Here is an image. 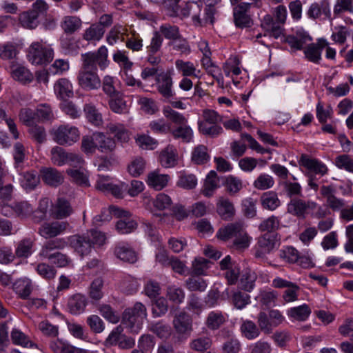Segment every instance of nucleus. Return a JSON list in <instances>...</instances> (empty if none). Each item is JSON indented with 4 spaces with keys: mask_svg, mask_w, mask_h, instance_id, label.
Returning <instances> with one entry per match:
<instances>
[{
    "mask_svg": "<svg viewBox=\"0 0 353 353\" xmlns=\"http://www.w3.org/2000/svg\"><path fill=\"white\" fill-rule=\"evenodd\" d=\"M43 180L48 185L57 186L63 183V174L56 169L49 168L42 170Z\"/></svg>",
    "mask_w": 353,
    "mask_h": 353,
    "instance_id": "obj_30",
    "label": "nucleus"
},
{
    "mask_svg": "<svg viewBox=\"0 0 353 353\" xmlns=\"http://www.w3.org/2000/svg\"><path fill=\"white\" fill-rule=\"evenodd\" d=\"M203 3L201 2H189L181 11V17H188L191 15L192 20L198 24L202 25L203 23L210 22V20H203V12L201 13Z\"/></svg>",
    "mask_w": 353,
    "mask_h": 353,
    "instance_id": "obj_14",
    "label": "nucleus"
},
{
    "mask_svg": "<svg viewBox=\"0 0 353 353\" xmlns=\"http://www.w3.org/2000/svg\"><path fill=\"white\" fill-rule=\"evenodd\" d=\"M212 341L209 336H199L190 343V348L196 352H203L210 348Z\"/></svg>",
    "mask_w": 353,
    "mask_h": 353,
    "instance_id": "obj_48",
    "label": "nucleus"
},
{
    "mask_svg": "<svg viewBox=\"0 0 353 353\" xmlns=\"http://www.w3.org/2000/svg\"><path fill=\"white\" fill-rule=\"evenodd\" d=\"M281 227L280 219L274 215H272L261 222L259 225V230L265 233L275 234Z\"/></svg>",
    "mask_w": 353,
    "mask_h": 353,
    "instance_id": "obj_34",
    "label": "nucleus"
},
{
    "mask_svg": "<svg viewBox=\"0 0 353 353\" xmlns=\"http://www.w3.org/2000/svg\"><path fill=\"white\" fill-rule=\"evenodd\" d=\"M82 25L81 19L76 16H65L61 22V28L67 34H74Z\"/></svg>",
    "mask_w": 353,
    "mask_h": 353,
    "instance_id": "obj_27",
    "label": "nucleus"
},
{
    "mask_svg": "<svg viewBox=\"0 0 353 353\" xmlns=\"http://www.w3.org/2000/svg\"><path fill=\"white\" fill-rule=\"evenodd\" d=\"M312 40L311 37L305 32H296V35H290L286 37L285 41L295 50H301L303 46Z\"/></svg>",
    "mask_w": 353,
    "mask_h": 353,
    "instance_id": "obj_36",
    "label": "nucleus"
},
{
    "mask_svg": "<svg viewBox=\"0 0 353 353\" xmlns=\"http://www.w3.org/2000/svg\"><path fill=\"white\" fill-rule=\"evenodd\" d=\"M216 210L218 214L223 219H229L235 212L233 203L227 198L220 197L217 202Z\"/></svg>",
    "mask_w": 353,
    "mask_h": 353,
    "instance_id": "obj_29",
    "label": "nucleus"
},
{
    "mask_svg": "<svg viewBox=\"0 0 353 353\" xmlns=\"http://www.w3.org/2000/svg\"><path fill=\"white\" fill-rule=\"evenodd\" d=\"M260 202L263 208L270 211L275 210L281 205V201L277 194L273 191L262 194L260 197Z\"/></svg>",
    "mask_w": 353,
    "mask_h": 353,
    "instance_id": "obj_28",
    "label": "nucleus"
},
{
    "mask_svg": "<svg viewBox=\"0 0 353 353\" xmlns=\"http://www.w3.org/2000/svg\"><path fill=\"white\" fill-rule=\"evenodd\" d=\"M53 50L39 42H33L28 48V59L34 65L47 64L53 59Z\"/></svg>",
    "mask_w": 353,
    "mask_h": 353,
    "instance_id": "obj_5",
    "label": "nucleus"
},
{
    "mask_svg": "<svg viewBox=\"0 0 353 353\" xmlns=\"http://www.w3.org/2000/svg\"><path fill=\"white\" fill-rule=\"evenodd\" d=\"M316 203L310 201L301 199H292L288 204V212L299 218H305V215L316 208Z\"/></svg>",
    "mask_w": 353,
    "mask_h": 353,
    "instance_id": "obj_9",
    "label": "nucleus"
},
{
    "mask_svg": "<svg viewBox=\"0 0 353 353\" xmlns=\"http://www.w3.org/2000/svg\"><path fill=\"white\" fill-rule=\"evenodd\" d=\"M82 65L77 75L79 85L85 91L98 90L101 81L97 73V65L104 70L108 65V49L101 46L97 52H87L81 54Z\"/></svg>",
    "mask_w": 353,
    "mask_h": 353,
    "instance_id": "obj_1",
    "label": "nucleus"
},
{
    "mask_svg": "<svg viewBox=\"0 0 353 353\" xmlns=\"http://www.w3.org/2000/svg\"><path fill=\"white\" fill-rule=\"evenodd\" d=\"M28 133L31 139L38 143H43L46 141V133L43 126L32 125L30 126Z\"/></svg>",
    "mask_w": 353,
    "mask_h": 353,
    "instance_id": "obj_62",
    "label": "nucleus"
},
{
    "mask_svg": "<svg viewBox=\"0 0 353 353\" xmlns=\"http://www.w3.org/2000/svg\"><path fill=\"white\" fill-rule=\"evenodd\" d=\"M149 330L162 339H168L172 334L171 327L161 321L150 324Z\"/></svg>",
    "mask_w": 353,
    "mask_h": 353,
    "instance_id": "obj_44",
    "label": "nucleus"
},
{
    "mask_svg": "<svg viewBox=\"0 0 353 353\" xmlns=\"http://www.w3.org/2000/svg\"><path fill=\"white\" fill-rule=\"evenodd\" d=\"M257 276L256 273L250 270H246L241 279V287L245 291L250 292L254 287V283Z\"/></svg>",
    "mask_w": 353,
    "mask_h": 353,
    "instance_id": "obj_56",
    "label": "nucleus"
},
{
    "mask_svg": "<svg viewBox=\"0 0 353 353\" xmlns=\"http://www.w3.org/2000/svg\"><path fill=\"white\" fill-rule=\"evenodd\" d=\"M70 246L79 254L84 256L90 253L92 246L89 234H75L68 238Z\"/></svg>",
    "mask_w": 353,
    "mask_h": 353,
    "instance_id": "obj_7",
    "label": "nucleus"
},
{
    "mask_svg": "<svg viewBox=\"0 0 353 353\" xmlns=\"http://www.w3.org/2000/svg\"><path fill=\"white\" fill-rule=\"evenodd\" d=\"M52 139L60 145H71L80 138L79 129L69 124L60 125L50 132Z\"/></svg>",
    "mask_w": 353,
    "mask_h": 353,
    "instance_id": "obj_4",
    "label": "nucleus"
},
{
    "mask_svg": "<svg viewBox=\"0 0 353 353\" xmlns=\"http://www.w3.org/2000/svg\"><path fill=\"white\" fill-rule=\"evenodd\" d=\"M311 313V310L307 305L303 304L299 307L291 308L288 311V315L297 321H305Z\"/></svg>",
    "mask_w": 353,
    "mask_h": 353,
    "instance_id": "obj_52",
    "label": "nucleus"
},
{
    "mask_svg": "<svg viewBox=\"0 0 353 353\" xmlns=\"http://www.w3.org/2000/svg\"><path fill=\"white\" fill-rule=\"evenodd\" d=\"M177 186L185 190H192L197 185V178L193 174H181L176 182Z\"/></svg>",
    "mask_w": 353,
    "mask_h": 353,
    "instance_id": "obj_51",
    "label": "nucleus"
},
{
    "mask_svg": "<svg viewBox=\"0 0 353 353\" xmlns=\"http://www.w3.org/2000/svg\"><path fill=\"white\" fill-rule=\"evenodd\" d=\"M241 332L243 337L248 340H252L260 335V330L257 325L250 320L243 321L240 327Z\"/></svg>",
    "mask_w": 353,
    "mask_h": 353,
    "instance_id": "obj_35",
    "label": "nucleus"
},
{
    "mask_svg": "<svg viewBox=\"0 0 353 353\" xmlns=\"http://www.w3.org/2000/svg\"><path fill=\"white\" fill-rule=\"evenodd\" d=\"M94 141L97 149L102 152H112L116 148V142L114 139L106 137L102 132L94 133Z\"/></svg>",
    "mask_w": 353,
    "mask_h": 353,
    "instance_id": "obj_21",
    "label": "nucleus"
},
{
    "mask_svg": "<svg viewBox=\"0 0 353 353\" xmlns=\"http://www.w3.org/2000/svg\"><path fill=\"white\" fill-rule=\"evenodd\" d=\"M55 93L61 99L70 98L73 96L72 85L65 78L60 79L54 84Z\"/></svg>",
    "mask_w": 353,
    "mask_h": 353,
    "instance_id": "obj_33",
    "label": "nucleus"
},
{
    "mask_svg": "<svg viewBox=\"0 0 353 353\" xmlns=\"http://www.w3.org/2000/svg\"><path fill=\"white\" fill-rule=\"evenodd\" d=\"M73 212V209L68 201L63 198L57 199L54 205L52 215L58 219H62L71 215Z\"/></svg>",
    "mask_w": 353,
    "mask_h": 353,
    "instance_id": "obj_23",
    "label": "nucleus"
},
{
    "mask_svg": "<svg viewBox=\"0 0 353 353\" xmlns=\"http://www.w3.org/2000/svg\"><path fill=\"white\" fill-rule=\"evenodd\" d=\"M96 188L105 193H110L117 198L123 196L122 188L114 184L108 176H99L96 183Z\"/></svg>",
    "mask_w": 353,
    "mask_h": 353,
    "instance_id": "obj_13",
    "label": "nucleus"
},
{
    "mask_svg": "<svg viewBox=\"0 0 353 353\" xmlns=\"http://www.w3.org/2000/svg\"><path fill=\"white\" fill-rule=\"evenodd\" d=\"M111 211L119 218L117 222L116 229L119 233L126 234L134 231L137 228V223L130 217V213L116 207H110Z\"/></svg>",
    "mask_w": 353,
    "mask_h": 353,
    "instance_id": "obj_6",
    "label": "nucleus"
},
{
    "mask_svg": "<svg viewBox=\"0 0 353 353\" xmlns=\"http://www.w3.org/2000/svg\"><path fill=\"white\" fill-rule=\"evenodd\" d=\"M170 133L174 139H181L185 143L190 142L193 137L192 128L185 123L174 130L171 129Z\"/></svg>",
    "mask_w": 353,
    "mask_h": 353,
    "instance_id": "obj_40",
    "label": "nucleus"
},
{
    "mask_svg": "<svg viewBox=\"0 0 353 353\" xmlns=\"http://www.w3.org/2000/svg\"><path fill=\"white\" fill-rule=\"evenodd\" d=\"M307 16L312 19H316L319 18L322 14H323L326 18H330V5L327 1L321 2V4L318 3H312L307 12Z\"/></svg>",
    "mask_w": 353,
    "mask_h": 353,
    "instance_id": "obj_26",
    "label": "nucleus"
},
{
    "mask_svg": "<svg viewBox=\"0 0 353 353\" xmlns=\"http://www.w3.org/2000/svg\"><path fill=\"white\" fill-rule=\"evenodd\" d=\"M67 242L63 238L53 239L43 243L39 252V256L47 259L49 261L53 260L55 250L63 249L66 246Z\"/></svg>",
    "mask_w": 353,
    "mask_h": 353,
    "instance_id": "obj_15",
    "label": "nucleus"
},
{
    "mask_svg": "<svg viewBox=\"0 0 353 353\" xmlns=\"http://www.w3.org/2000/svg\"><path fill=\"white\" fill-rule=\"evenodd\" d=\"M116 256L120 260L129 263H134L137 261V254L128 243H119L114 249Z\"/></svg>",
    "mask_w": 353,
    "mask_h": 353,
    "instance_id": "obj_18",
    "label": "nucleus"
},
{
    "mask_svg": "<svg viewBox=\"0 0 353 353\" xmlns=\"http://www.w3.org/2000/svg\"><path fill=\"white\" fill-rule=\"evenodd\" d=\"M36 271L39 276L46 280H52L57 274L56 269L46 263H39L36 267Z\"/></svg>",
    "mask_w": 353,
    "mask_h": 353,
    "instance_id": "obj_58",
    "label": "nucleus"
},
{
    "mask_svg": "<svg viewBox=\"0 0 353 353\" xmlns=\"http://www.w3.org/2000/svg\"><path fill=\"white\" fill-rule=\"evenodd\" d=\"M12 77L14 80L23 84L30 83L34 79V76L30 70L22 65L13 66Z\"/></svg>",
    "mask_w": 353,
    "mask_h": 353,
    "instance_id": "obj_37",
    "label": "nucleus"
},
{
    "mask_svg": "<svg viewBox=\"0 0 353 353\" xmlns=\"http://www.w3.org/2000/svg\"><path fill=\"white\" fill-rule=\"evenodd\" d=\"M105 33L101 25L94 23L85 30L83 38L86 41H99Z\"/></svg>",
    "mask_w": 353,
    "mask_h": 353,
    "instance_id": "obj_42",
    "label": "nucleus"
},
{
    "mask_svg": "<svg viewBox=\"0 0 353 353\" xmlns=\"http://www.w3.org/2000/svg\"><path fill=\"white\" fill-rule=\"evenodd\" d=\"M11 339L12 342L16 345H21L25 347H32L33 345V343L30 339L17 329H14L12 331Z\"/></svg>",
    "mask_w": 353,
    "mask_h": 353,
    "instance_id": "obj_60",
    "label": "nucleus"
},
{
    "mask_svg": "<svg viewBox=\"0 0 353 353\" xmlns=\"http://www.w3.org/2000/svg\"><path fill=\"white\" fill-rule=\"evenodd\" d=\"M274 17L276 20H274L271 15H265L262 20L261 26L270 36L276 39L283 34V25L287 17L286 8L281 5L277 6L274 11Z\"/></svg>",
    "mask_w": 353,
    "mask_h": 353,
    "instance_id": "obj_3",
    "label": "nucleus"
},
{
    "mask_svg": "<svg viewBox=\"0 0 353 353\" xmlns=\"http://www.w3.org/2000/svg\"><path fill=\"white\" fill-rule=\"evenodd\" d=\"M176 68L181 72L182 75L185 77L188 76H195L196 68L194 64L190 61H184L183 60H176L175 61Z\"/></svg>",
    "mask_w": 353,
    "mask_h": 353,
    "instance_id": "obj_59",
    "label": "nucleus"
},
{
    "mask_svg": "<svg viewBox=\"0 0 353 353\" xmlns=\"http://www.w3.org/2000/svg\"><path fill=\"white\" fill-rule=\"evenodd\" d=\"M156 81L157 88L159 93L166 99H170L173 97L172 92V79L168 74H161L156 77Z\"/></svg>",
    "mask_w": 353,
    "mask_h": 353,
    "instance_id": "obj_19",
    "label": "nucleus"
},
{
    "mask_svg": "<svg viewBox=\"0 0 353 353\" xmlns=\"http://www.w3.org/2000/svg\"><path fill=\"white\" fill-rule=\"evenodd\" d=\"M109 106L112 111L117 114H123L127 112V105L121 94L118 93L110 97Z\"/></svg>",
    "mask_w": 353,
    "mask_h": 353,
    "instance_id": "obj_45",
    "label": "nucleus"
},
{
    "mask_svg": "<svg viewBox=\"0 0 353 353\" xmlns=\"http://www.w3.org/2000/svg\"><path fill=\"white\" fill-rule=\"evenodd\" d=\"M68 152L60 146H54L50 150L52 162L57 165H63L67 163Z\"/></svg>",
    "mask_w": 353,
    "mask_h": 353,
    "instance_id": "obj_49",
    "label": "nucleus"
},
{
    "mask_svg": "<svg viewBox=\"0 0 353 353\" xmlns=\"http://www.w3.org/2000/svg\"><path fill=\"white\" fill-rule=\"evenodd\" d=\"M62 111L71 119H76L81 117V111L72 101L65 100L61 104Z\"/></svg>",
    "mask_w": 353,
    "mask_h": 353,
    "instance_id": "obj_57",
    "label": "nucleus"
},
{
    "mask_svg": "<svg viewBox=\"0 0 353 353\" xmlns=\"http://www.w3.org/2000/svg\"><path fill=\"white\" fill-rule=\"evenodd\" d=\"M39 183V177L32 172H28L23 174L21 179L22 187L26 190H33Z\"/></svg>",
    "mask_w": 353,
    "mask_h": 353,
    "instance_id": "obj_54",
    "label": "nucleus"
},
{
    "mask_svg": "<svg viewBox=\"0 0 353 353\" xmlns=\"http://www.w3.org/2000/svg\"><path fill=\"white\" fill-rule=\"evenodd\" d=\"M243 228L244 223L241 221L228 223L219 230L216 236L219 239L225 241L230 239H234L237 235L242 232Z\"/></svg>",
    "mask_w": 353,
    "mask_h": 353,
    "instance_id": "obj_17",
    "label": "nucleus"
},
{
    "mask_svg": "<svg viewBox=\"0 0 353 353\" xmlns=\"http://www.w3.org/2000/svg\"><path fill=\"white\" fill-rule=\"evenodd\" d=\"M199 128L202 134L212 137H216L223 132V128L220 125L217 124L209 125L206 122H200L199 123Z\"/></svg>",
    "mask_w": 353,
    "mask_h": 353,
    "instance_id": "obj_63",
    "label": "nucleus"
},
{
    "mask_svg": "<svg viewBox=\"0 0 353 353\" xmlns=\"http://www.w3.org/2000/svg\"><path fill=\"white\" fill-rule=\"evenodd\" d=\"M70 225L67 221L45 222L39 228V234L45 239L54 238L63 233Z\"/></svg>",
    "mask_w": 353,
    "mask_h": 353,
    "instance_id": "obj_8",
    "label": "nucleus"
},
{
    "mask_svg": "<svg viewBox=\"0 0 353 353\" xmlns=\"http://www.w3.org/2000/svg\"><path fill=\"white\" fill-rule=\"evenodd\" d=\"M208 159V149L203 145H198L192 152V160L196 164H203Z\"/></svg>",
    "mask_w": 353,
    "mask_h": 353,
    "instance_id": "obj_61",
    "label": "nucleus"
},
{
    "mask_svg": "<svg viewBox=\"0 0 353 353\" xmlns=\"http://www.w3.org/2000/svg\"><path fill=\"white\" fill-rule=\"evenodd\" d=\"M87 305L85 297L81 294H76L70 296L68 301V308L72 314L82 313Z\"/></svg>",
    "mask_w": 353,
    "mask_h": 353,
    "instance_id": "obj_25",
    "label": "nucleus"
},
{
    "mask_svg": "<svg viewBox=\"0 0 353 353\" xmlns=\"http://www.w3.org/2000/svg\"><path fill=\"white\" fill-rule=\"evenodd\" d=\"M106 129L108 133L112 134L119 142L124 143L130 140L129 131L125 127L119 123H110L107 125Z\"/></svg>",
    "mask_w": 353,
    "mask_h": 353,
    "instance_id": "obj_22",
    "label": "nucleus"
},
{
    "mask_svg": "<svg viewBox=\"0 0 353 353\" xmlns=\"http://www.w3.org/2000/svg\"><path fill=\"white\" fill-rule=\"evenodd\" d=\"M12 288L20 298L25 299L31 293L32 282L28 279H19L14 283Z\"/></svg>",
    "mask_w": 353,
    "mask_h": 353,
    "instance_id": "obj_38",
    "label": "nucleus"
},
{
    "mask_svg": "<svg viewBox=\"0 0 353 353\" xmlns=\"http://www.w3.org/2000/svg\"><path fill=\"white\" fill-rule=\"evenodd\" d=\"M14 214L24 219L33 213V207L28 201H20L14 203Z\"/></svg>",
    "mask_w": 353,
    "mask_h": 353,
    "instance_id": "obj_53",
    "label": "nucleus"
},
{
    "mask_svg": "<svg viewBox=\"0 0 353 353\" xmlns=\"http://www.w3.org/2000/svg\"><path fill=\"white\" fill-rule=\"evenodd\" d=\"M224 185L226 188V191L231 195L236 194L243 188L242 181L232 175L226 177Z\"/></svg>",
    "mask_w": 353,
    "mask_h": 353,
    "instance_id": "obj_55",
    "label": "nucleus"
},
{
    "mask_svg": "<svg viewBox=\"0 0 353 353\" xmlns=\"http://www.w3.org/2000/svg\"><path fill=\"white\" fill-rule=\"evenodd\" d=\"M206 281L196 275H192L185 281V286L191 292H203L207 288Z\"/></svg>",
    "mask_w": 353,
    "mask_h": 353,
    "instance_id": "obj_41",
    "label": "nucleus"
},
{
    "mask_svg": "<svg viewBox=\"0 0 353 353\" xmlns=\"http://www.w3.org/2000/svg\"><path fill=\"white\" fill-rule=\"evenodd\" d=\"M84 112L87 119L96 126L102 124L103 119L101 114L92 104H86L84 106Z\"/></svg>",
    "mask_w": 353,
    "mask_h": 353,
    "instance_id": "obj_50",
    "label": "nucleus"
},
{
    "mask_svg": "<svg viewBox=\"0 0 353 353\" xmlns=\"http://www.w3.org/2000/svg\"><path fill=\"white\" fill-rule=\"evenodd\" d=\"M123 329L121 325L117 326L110 334L107 342L110 345H118L121 349L128 350L132 348L135 345L133 338L122 334Z\"/></svg>",
    "mask_w": 353,
    "mask_h": 353,
    "instance_id": "obj_10",
    "label": "nucleus"
},
{
    "mask_svg": "<svg viewBox=\"0 0 353 353\" xmlns=\"http://www.w3.org/2000/svg\"><path fill=\"white\" fill-rule=\"evenodd\" d=\"M300 164L309 170L317 174L324 175L327 172V166L321 161L308 157L307 155L303 154L300 159Z\"/></svg>",
    "mask_w": 353,
    "mask_h": 353,
    "instance_id": "obj_20",
    "label": "nucleus"
},
{
    "mask_svg": "<svg viewBox=\"0 0 353 353\" xmlns=\"http://www.w3.org/2000/svg\"><path fill=\"white\" fill-rule=\"evenodd\" d=\"M225 321V319L221 312L212 311L209 313L205 324L210 330L219 329Z\"/></svg>",
    "mask_w": 353,
    "mask_h": 353,
    "instance_id": "obj_43",
    "label": "nucleus"
},
{
    "mask_svg": "<svg viewBox=\"0 0 353 353\" xmlns=\"http://www.w3.org/2000/svg\"><path fill=\"white\" fill-rule=\"evenodd\" d=\"M148 316L146 307L140 302L136 303L132 307L127 308L122 317V323L134 334H137Z\"/></svg>",
    "mask_w": 353,
    "mask_h": 353,
    "instance_id": "obj_2",
    "label": "nucleus"
},
{
    "mask_svg": "<svg viewBox=\"0 0 353 353\" xmlns=\"http://www.w3.org/2000/svg\"><path fill=\"white\" fill-rule=\"evenodd\" d=\"M169 179L168 175L161 174L154 171L148 174L147 183L149 186L156 190H161L167 185Z\"/></svg>",
    "mask_w": 353,
    "mask_h": 353,
    "instance_id": "obj_31",
    "label": "nucleus"
},
{
    "mask_svg": "<svg viewBox=\"0 0 353 353\" xmlns=\"http://www.w3.org/2000/svg\"><path fill=\"white\" fill-rule=\"evenodd\" d=\"M209 268V261L204 258H196L192 262V275L199 276L204 274Z\"/></svg>",
    "mask_w": 353,
    "mask_h": 353,
    "instance_id": "obj_64",
    "label": "nucleus"
},
{
    "mask_svg": "<svg viewBox=\"0 0 353 353\" xmlns=\"http://www.w3.org/2000/svg\"><path fill=\"white\" fill-rule=\"evenodd\" d=\"M19 20L22 26L26 28L33 29L39 24L38 17L32 10L20 14Z\"/></svg>",
    "mask_w": 353,
    "mask_h": 353,
    "instance_id": "obj_46",
    "label": "nucleus"
},
{
    "mask_svg": "<svg viewBox=\"0 0 353 353\" xmlns=\"http://www.w3.org/2000/svg\"><path fill=\"white\" fill-rule=\"evenodd\" d=\"M328 45L325 39H319L317 43L309 44L304 49V54L307 59L314 63H319L321 59L322 50Z\"/></svg>",
    "mask_w": 353,
    "mask_h": 353,
    "instance_id": "obj_16",
    "label": "nucleus"
},
{
    "mask_svg": "<svg viewBox=\"0 0 353 353\" xmlns=\"http://www.w3.org/2000/svg\"><path fill=\"white\" fill-rule=\"evenodd\" d=\"M172 325L179 334L190 335L192 331V317L185 312H180L174 315Z\"/></svg>",
    "mask_w": 353,
    "mask_h": 353,
    "instance_id": "obj_12",
    "label": "nucleus"
},
{
    "mask_svg": "<svg viewBox=\"0 0 353 353\" xmlns=\"http://www.w3.org/2000/svg\"><path fill=\"white\" fill-rule=\"evenodd\" d=\"M219 179L217 174L214 171H210L205 179L201 193L206 197L212 196L219 187Z\"/></svg>",
    "mask_w": 353,
    "mask_h": 353,
    "instance_id": "obj_24",
    "label": "nucleus"
},
{
    "mask_svg": "<svg viewBox=\"0 0 353 353\" xmlns=\"http://www.w3.org/2000/svg\"><path fill=\"white\" fill-rule=\"evenodd\" d=\"M176 159V150L173 146H168L160 155L161 163L165 168L174 166Z\"/></svg>",
    "mask_w": 353,
    "mask_h": 353,
    "instance_id": "obj_39",
    "label": "nucleus"
},
{
    "mask_svg": "<svg viewBox=\"0 0 353 353\" xmlns=\"http://www.w3.org/2000/svg\"><path fill=\"white\" fill-rule=\"evenodd\" d=\"M221 332H225L228 336V340L223 343L222 345V350L224 353H239L241 350V343L240 341L232 335V332L225 330V329L221 331Z\"/></svg>",
    "mask_w": 353,
    "mask_h": 353,
    "instance_id": "obj_32",
    "label": "nucleus"
},
{
    "mask_svg": "<svg viewBox=\"0 0 353 353\" xmlns=\"http://www.w3.org/2000/svg\"><path fill=\"white\" fill-rule=\"evenodd\" d=\"M252 3H241L234 8L233 15L235 25L241 28L250 27L252 21L248 14Z\"/></svg>",
    "mask_w": 353,
    "mask_h": 353,
    "instance_id": "obj_11",
    "label": "nucleus"
},
{
    "mask_svg": "<svg viewBox=\"0 0 353 353\" xmlns=\"http://www.w3.org/2000/svg\"><path fill=\"white\" fill-rule=\"evenodd\" d=\"M278 244L277 235L276 234L265 233L259 239V245L265 251L270 252Z\"/></svg>",
    "mask_w": 353,
    "mask_h": 353,
    "instance_id": "obj_47",
    "label": "nucleus"
}]
</instances>
